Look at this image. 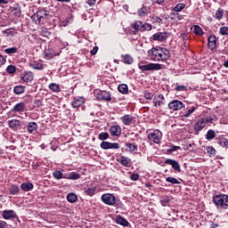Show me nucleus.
<instances>
[{
  "instance_id": "nucleus-1",
  "label": "nucleus",
  "mask_w": 228,
  "mask_h": 228,
  "mask_svg": "<svg viewBox=\"0 0 228 228\" xmlns=\"http://www.w3.org/2000/svg\"><path fill=\"white\" fill-rule=\"evenodd\" d=\"M149 56L152 61H167L170 60V51L167 48H151L148 52Z\"/></svg>"
},
{
  "instance_id": "nucleus-2",
  "label": "nucleus",
  "mask_w": 228,
  "mask_h": 228,
  "mask_svg": "<svg viewBox=\"0 0 228 228\" xmlns=\"http://www.w3.org/2000/svg\"><path fill=\"white\" fill-rule=\"evenodd\" d=\"M51 13L45 9H38L36 13L31 16L35 24H47L51 20Z\"/></svg>"
},
{
  "instance_id": "nucleus-3",
  "label": "nucleus",
  "mask_w": 228,
  "mask_h": 228,
  "mask_svg": "<svg viewBox=\"0 0 228 228\" xmlns=\"http://www.w3.org/2000/svg\"><path fill=\"white\" fill-rule=\"evenodd\" d=\"M208 124H213V118L212 117H205L200 118L194 125V131L199 134Z\"/></svg>"
},
{
  "instance_id": "nucleus-4",
  "label": "nucleus",
  "mask_w": 228,
  "mask_h": 228,
  "mask_svg": "<svg viewBox=\"0 0 228 228\" xmlns=\"http://www.w3.org/2000/svg\"><path fill=\"white\" fill-rule=\"evenodd\" d=\"M138 69H140L142 70V72H147L149 70H161V69H163L161 67V64L159 63H147L145 64V62H140L138 64Z\"/></svg>"
},
{
  "instance_id": "nucleus-5",
  "label": "nucleus",
  "mask_w": 228,
  "mask_h": 228,
  "mask_svg": "<svg viewBox=\"0 0 228 228\" xmlns=\"http://www.w3.org/2000/svg\"><path fill=\"white\" fill-rule=\"evenodd\" d=\"M213 202L218 208H228V195L226 194H220L214 196Z\"/></svg>"
},
{
  "instance_id": "nucleus-6",
  "label": "nucleus",
  "mask_w": 228,
  "mask_h": 228,
  "mask_svg": "<svg viewBox=\"0 0 228 228\" xmlns=\"http://www.w3.org/2000/svg\"><path fill=\"white\" fill-rule=\"evenodd\" d=\"M161 138H163V133L159 129L148 134L149 142H152L153 143H161Z\"/></svg>"
},
{
  "instance_id": "nucleus-7",
  "label": "nucleus",
  "mask_w": 228,
  "mask_h": 228,
  "mask_svg": "<svg viewBox=\"0 0 228 228\" xmlns=\"http://www.w3.org/2000/svg\"><path fill=\"white\" fill-rule=\"evenodd\" d=\"M168 110H171V111H179V110H183V108H185L184 103L179 100H173L168 104Z\"/></svg>"
},
{
  "instance_id": "nucleus-8",
  "label": "nucleus",
  "mask_w": 228,
  "mask_h": 228,
  "mask_svg": "<svg viewBox=\"0 0 228 228\" xmlns=\"http://www.w3.org/2000/svg\"><path fill=\"white\" fill-rule=\"evenodd\" d=\"M116 160L119 165L122 167H125L126 168H128V167H131V159L129 157H126L122 154L116 155Z\"/></svg>"
},
{
  "instance_id": "nucleus-9",
  "label": "nucleus",
  "mask_w": 228,
  "mask_h": 228,
  "mask_svg": "<svg viewBox=\"0 0 228 228\" xmlns=\"http://www.w3.org/2000/svg\"><path fill=\"white\" fill-rule=\"evenodd\" d=\"M102 200L107 206H115V202H117V199L115 198V195L110 193L102 194Z\"/></svg>"
},
{
  "instance_id": "nucleus-10",
  "label": "nucleus",
  "mask_w": 228,
  "mask_h": 228,
  "mask_svg": "<svg viewBox=\"0 0 228 228\" xmlns=\"http://www.w3.org/2000/svg\"><path fill=\"white\" fill-rule=\"evenodd\" d=\"M100 146L101 149H103V151H108L109 149L118 151V149H120V144H118V142H110L108 141H102Z\"/></svg>"
},
{
  "instance_id": "nucleus-11",
  "label": "nucleus",
  "mask_w": 228,
  "mask_h": 228,
  "mask_svg": "<svg viewBox=\"0 0 228 228\" xmlns=\"http://www.w3.org/2000/svg\"><path fill=\"white\" fill-rule=\"evenodd\" d=\"M167 38H168L167 32H157L151 36V40L154 42H165Z\"/></svg>"
},
{
  "instance_id": "nucleus-12",
  "label": "nucleus",
  "mask_w": 228,
  "mask_h": 228,
  "mask_svg": "<svg viewBox=\"0 0 228 228\" xmlns=\"http://www.w3.org/2000/svg\"><path fill=\"white\" fill-rule=\"evenodd\" d=\"M152 102L155 108H161L165 104V96L162 94H155Z\"/></svg>"
},
{
  "instance_id": "nucleus-13",
  "label": "nucleus",
  "mask_w": 228,
  "mask_h": 228,
  "mask_svg": "<svg viewBox=\"0 0 228 228\" xmlns=\"http://www.w3.org/2000/svg\"><path fill=\"white\" fill-rule=\"evenodd\" d=\"M10 129H12V131H19L20 129H22V121L19 119H11L7 122Z\"/></svg>"
},
{
  "instance_id": "nucleus-14",
  "label": "nucleus",
  "mask_w": 228,
  "mask_h": 228,
  "mask_svg": "<svg viewBox=\"0 0 228 228\" xmlns=\"http://www.w3.org/2000/svg\"><path fill=\"white\" fill-rule=\"evenodd\" d=\"M109 133L110 136H116L117 138H118V136L122 134V127H120V126L118 125H114L110 127Z\"/></svg>"
},
{
  "instance_id": "nucleus-15",
  "label": "nucleus",
  "mask_w": 228,
  "mask_h": 228,
  "mask_svg": "<svg viewBox=\"0 0 228 228\" xmlns=\"http://www.w3.org/2000/svg\"><path fill=\"white\" fill-rule=\"evenodd\" d=\"M164 163L165 165H170L175 172L181 173V165H179L177 160L167 159Z\"/></svg>"
},
{
  "instance_id": "nucleus-16",
  "label": "nucleus",
  "mask_w": 228,
  "mask_h": 228,
  "mask_svg": "<svg viewBox=\"0 0 228 228\" xmlns=\"http://www.w3.org/2000/svg\"><path fill=\"white\" fill-rule=\"evenodd\" d=\"M98 101H106L110 102L111 101V93L108 91H102L100 94H97Z\"/></svg>"
},
{
  "instance_id": "nucleus-17",
  "label": "nucleus",
  "mask_w": 228,
  "mask_h": 228,
  "mask_svg": "<svg viewBox=\"0 0 228 228\" xmlns=\"http://www.w3.org/2000/svg\"><path fill=\"white\" fill-rule=\"evenodd\" d=\"M2 216L4 220H12V218H19V216H17V213L13 210H4L2 212Z\"/></svg>"
},
{
  "instance_id": "nucleus-18",
  "label": "nucleus",
  "mask_w": 228,
  "mask_h": 228,
  "mask_svg": "<svg viewBox=\"0 0 228 228\" xmlns=\"http://www.w3.org/2000/svg\"><path fill=\"white\" fill-rule=\"evenodd\" d=\"M208 47L210 51L216 49V36L214 34L210 35L208 38Z\"/></svg>"
},
{
  "instance_id": "nucleus-19",
  "label": "nucleus",
  "mask_w": 228,
  "mask_h": 228,
  "mask_svg": "<svg viewBox=\"0 0 228 228\" xmlns=\"http://www.w3.org/2000/svg\"><path fill=\"white\" fill-rule=\"evenodd\" d=\"M12 111L13 113H20L22 114L24 111H26V103L25 102H19L16 105L13 106Z\"/></svg>"
},
{
  "instance_id": "nucleus-20",
  "label": "nucleus",
  "mask_w": 228,
  "mask_h": 228,
  "mask_svg": "<svg viewBox=\"0 0 228 228\" xmlns=\"http://www.w3.org/2000/svg\"><path fill=\"white\" fill-rule=\"evenodd\" d=\"M38 131V124L37 122H28L27 125V132L28 134H35Z\"/></svg>"
},
{
  "instance_id": "nucleus-21",
  "label": "nucleus",
  "mask_w": 228,
  "mask_h": 228,
  "mask_svg": "<svg viewBox=\"0 0 228 228\" xmlns=\"http://www.w3.org/2000/svg\"><path fill=\"white\" fill-rule=\"evenodd\" d=\"M64 179H69L70 181H77V179H81V175L77 172L64 174Z\"/></svg>"
},
{
  "instance_id": "nucleus-22",
  "label": "nucleus",
  "mask_w": 228,
  "mask_h": 228,
  "mask_svg": "<svg viewBox=\"0 0 228 228\" xmlns=\"http://www.w3.org/2000/svg\"><path fill=\"white\" fill-rule=\"evenodd\" d=\"M132 28L134 29V35H138V31H142L143 29V22L137 20L132 24Z\"/></svg>"
},
{
  "instance_id": "nucleus-23",
  "label": "nucleus",
  "mask_w": 228,
  "mask_h": 228,
  "mask_svg": "<svg viewBox=\"0 0 228 228\" xmlns=\"http://www.w3.org/2000/svg\"><path fill=\"white\" fill-rule=\"evenodd\" d=\"M121 58H122L121 61L125 63V65H133L134 61V59H133V56H131V54L129 53L121 55Z\"/></svg>"
},
{
  "instance_id": "nucleus-24",
  "label": "nucleus",
  "mask_w": 228,
  "mask_h": 228,
  "mask_svg": "<svg viewBox=\"0 0 228 228\" xmlns=\"http://www.w3.org/2000/svg\"><path fill=\"white\" fill-rule=\"evenodd\" d=\"M84 102H85V98L83 97L74 98L73 101L71 102V106L72 108H80V106H83Z\"/></svg>"
},
{
  "instance_id": "nucleus-25",
  "label": "nucleus",
  "mask_w": 228,
  "mask_h": 228,
  "mask_svg": "<svg viewBox=\"0 0 228 228\" xmlns=\"http://www.w3.org/2000/svg\"><path fill=\"white\" fill-rule=\"evenodd\" d=\"M116 224H118V225H123V227H129L130 225L129 221H127L122 216H116Z\"/></svg>"
},
{
  "instance_id": "nucleus-26",
  "label": "nucleus",
  "mask_w": 228,
  "mask_h": 228,
  "mask_svg": "<svg viewBox=\"0 0 228 228\" xmlns=\"http://www.w3.org/2000/svg\"><path fill=\"white\" fill-rule=\"evenodd\" d=\"M133 116L126 114L120 118V120L124 126H129L130 124L133 123Z\"/></svg>"
},
{
  "instance_id": "nucleus-27",
  "label": "nucleus",
  "mask_w": 228,
  "mask_h": 228,
  "mask_svg": "<svg viewBox=\"0 0 228 228\" xmlns=\"http://www.w3.org/2000/svg\"><path fill=\"white\" fill-rule=\"evenodd\" d=\"M29 67H32L35 70H44V64L38 61H30Z\"/></svg>"
},
{
  "instance_id": "nucleus-28",
  "label": "nucleus",
  "mask_w": 228,
  "mask_h": 228,
  "mask_svg": "<svg viewBox=\"0 0 228 228\" xmlns=\"http://www.w3.org/2000/svg\"><path fill=\"white\" fill-rule=\"evenodd\" d=\"M149 13H151V8L147 6H142L137 11V15L139 17H145V15H149Z\"/></svg>"
},
{
  "instance_id": "nucleus-29",
  "label": "nucleus",
  "mask_w": 228,
  "mask_h": 228,
  "mask_svg": "<svg viewBox=\"0 0 228 228\" xmlns=\"http://www.w3.org/2000/svg\"><path fill=\"white\" fill-rule=\"evenodd\" d=\"M118 90L123 95H127L129 94V86L126 84H120L118 86Z\"/></svg>"
},
{
  "instance_id": "nucleus-30",
  "label": "nucleus",
  "mask_w": 228,
  "mask_h": 228,
  "mask_svg": "<svg viewBox=\"0 0 228 228\" xmlns=\"http://www.w3.org/2000/svg\"><path fill=\"white\" fill-rule=\"evenodd\" d=\"M33 72L28 71L21 77V81H24V83H30V81H33Z\"/></svg>"
},
{
  "instance_id": "nucleus-31",
  "label": "nucleus",
  "mask_w": 228,
  "mask_h": 228,
  "mask_svg": "<svg viewBox=\"0 0 228 228\" xmlns=\"http://www.w3.org/2000/svg\"><path fill=\"white\" fill-rule=\"evenodd\" d=\"M126 149H128L129 152H137L138 151V145L135 142H126Z\"/></svg>"
},
{
  "instance_id": "nucleus-32",
  "label": "nucleus",
  "mask_w": 228,
  "mask_h": 228,
  "mask_svg": "<svg viewBox=\"0 0 228 228\" xmlns=\"http://www.w3.org/2000/svg\"><path fill=\"white\" fill-rule=\"evenodd\" d=\"M26 92V86H16L13 88V93L15 95H21V94H24Z\"/></svg>"
},
{
  "instance_id": "nucleus-33",
  "label": "nucleus",
  "mask_w": 228,
  "mask_h": 228,
  "mask_svg": "<svg viewBox=\"0 0 228 228\" xmlns=\"http://www.w3.org/2000/svg\"><path fill=\"white\" fill-rule=\"evenodd\" d=\"M20 188L23 191H31V190H33L34 188V185L31 183L28 182L21 183Z\"/></svg>"
},
{
  "instance_id": "nucleus-34",
  "label": "nucleus",
  "mask_w": 228,
  "mask_h": 228,
  "mask_svg": "<svg viewBox=\"0 0 228 228\" xmlns=\"http://www.w3.org/2000/svg\"><path fill=\"white\" fill-rule=\"evenodd\" d=\"M67 200L68 202L74 204V202H77V195L74 192H69L67 195Z\"/></svg>"
},
{
  "instance_id": "nucleus-35",
  "label": "nucleus",
  "mask_w": 228,
  "mask_h": 228,
  "mask_svg": "<svg viewBox=\"0 0 228 228\" xmlns=\"http://www.w3.org/2000/svg\"><path fill=\"white\" fill-rule=\"evenodd\" d=\"M216 138V133L215 132V130L210 129L207 132L206 134V140H208V142H211V140Z\"/></svg>"
},
{
  "instance_id": "nucleus-36",
  "label": "nucleus",
  "mask_w": 228,
  "mask_h": 228,
  "mask_svg": "<svg viewBox=\"0 0 228 228\" xmlns=\"http://www.w3.org/2000/svg\"><path fill=\"white\" fill-rule=\"evenodd\" d=\"M20 192V189L17 184H12L9 189L10 195H17V193Z\"/></svg>"
},
{
  "instance_id": "nucleus-37",
  "label": "nucleus",
  "mask_w": 228,
  "mask_h": 228,
  "mask_svg": "<svg viewBox=\"0 0 228 228\" xmlns=\"http://www.w3.org/2000/svg\"><path fill=\"white\" fill-rule=\"evenodd\" d=\"M4 53L5 54H9V56H12V54H16V53H19V48L13 46L4 50Z\"/></svg>"
},
{
  "instance_id": "nucleus-38",
  "label": "nucleus",
  "mask_w": 228,
  "mask_h": 228,
  "mask_svg": "<svg viewBox=\"0 0 228 228\" xmlns=\"http://www.w3.org/2000/svg\"><path fill=\"white\" fill-rule=\"evenodd\" d=\"M95 191H97V187H89L85 191V193L89 197H94L95 195Z\"/></svg>"
},
{
  "instance_id": "nucleus-39",
  "label": "nucleus",
  "mask_w": 228,
  "mask_h": 228,
  "mask_svg": "<svg viewBox=\"0 0 228 228\" xmlns=\"http://www.w3.org/2000/svg\"><path fill=\"white\" fill-rule=\"evenodd\" d=\"M193 33L194 35H196V37H202V35H204V31L202 30V28H200V26L199 25L194 26Z\"/></svg>"
},
{
  "instance_id": "nucleus-40",
  "label": "nucleus",
  "mask_w": 228,
  "mask_h": 228,
  "mask_svg": "<svg viewBox=\"0 0 228 228\" xmlns=\"http://www.w3.org/2000/svg\"><path fill=\"white\" fill-rule=\"evenodd\" d=\"M49 88L52 90V92H61V88L60 87V85L56 84V83H52L49 85Z\"/></svg>"
},
{
  "instance_id": "nucleus-41",
  "label": "nucleus",
  "mask_w": 228,
  "mask_h": 228,
  "mask_svg": "<svg viewBox=\"0 0 228 228\" xmlns=\"http://www.w3.org/2000/svg\"><path fill=\"white\" fill-rule=\"evenodd\" d=\"M184 8H186V4H177L174 8H173V12H183L184 10Z\"/></svg>"
},
{
  "instance_id": "nucleus-42",
  "label": "nucleus",
  "mask_w": 228,
  "mask_h": 228,
  "mask_svg": "<svg viewBox=\"0 0 228 228\" xmlns=\"http://www.w3.org/2000/svg\"><path fill=\"white\" fill-rule=\"evenodd\" d=\"M217 143L219 145H221V147H225V148L228 147V140H227V138L220 137L219 139H217Z\"/></svg>"
},
{
  "instance_id": "nucleus-43",
  "label": "nucleus",
  "mask_w": 228,
  "mask_h": 228,
  "mask_svg": "<svg viewBox=\"0 0 228 228\" xmlns=\"http://www.w3.org/2000/svg\"><path fill=\"white\" fill-rule=\"evenodd\" d=\"M53 175L54 179H57L58 181H60V179H65V175H63L62 172L59 170L53 172Z\"/></svg>"
},
{
  "instance_id": "nucleus-44",
  "label": "nucleus",
  "mask_w": 228,
  "mask_h": 228,
  "mask_svg": "<svg viewBox=\"0 0 228 228\" xmlns=\"http://www.w3.org/2000/svg\"><path fill=\"white\" fill-rule=\"evenodd\" d=\"M98 138L102 142H106L105 140H108V138H110V134L108 132H102L98 134Z\"/></svg>"
},
{
  "instance_id": "nucleus-45",
  "label": "nucleus",
  "mask_w": 228,
  "mask_h": 228,
  "mask_svg": "<svg viewBox=\"0 0 228 228\" xmlns=\"http://www.w3.org/2000/svg\"><path fill=\"white\" fill-rule=\"evenodd\" d=\"M169 202H170V197L168 196H164L160 199V204L161 206H163V208H167Z\"/></svg>"
},
{
  "instance_id": "nucleus-46",
  "label": "nucleus",
  "mask_w": 228,
  "mask_h": 228,
  "mask_svg": "<svg viewBox=\"0 0 228 228\" xmlns=\"http://www.w3.org/2000/svg\"><path fill=\"white\" fill-rule=\"evenodd\" d=\"M215 19H217V20H222V19H224V10H222L221 8H219L216 12V15H214Z\"/></svg>"
},
{
  "instance_id": "nucleus-47",
  "label": "nucleus",
  "mask_w": 228,
  "mask_h": 228,
  "mask_svg": "<svg viewBox=\"0 0 228 228\" xmlns=\"http://www.w3.org/2000/svg\"><path fill=\"white\" fill-rule=\"evenodd\" d=\"M167 183H171V184H181V182L177 178L168 176L166 178Z\"/></svg>"
},
{
  "instance_id": "nucleus-48",
  "label": "nucleus",
  "mask_w": 228,
  "mask_h": 228,
  "mask_svg": "<svg viewBox=\"0 0 228 228\" xmlns=\"http://www.w3.org/2000/svg\"><path fill=\"white\" fill-rule=\"evenodd\" d=\"M143 97H145L148 101H152V98L154 97V94H152L149 90H145L143 92Z\"/></svg>"
},
{
  "instance_id": "nucleus-49",
  "label": "nucleus",
  "mask_w": 228,
  "mask_h": 228,
  "mask_svg": "<svg viewBox=\"0 0 228 228\" xmlns=\"http://www.w3.org/2000/svg\"><path fill=\"white\" fill-rule=\"evenodd\" d=\"M151 22L153 24H163V19H161L159 16H152L151 17Z\"/></svg>"
},
{
  "instance_id": "nucleus-50",
  "label": "nucleus",
  "mask_w": 228,
  "mask_h": 228,
  "mask_svg": "<svg viewBox=\"0 0 228 228\" xmlns=\"http://www.w3.org/2000/svg\"><path fill=\"white\" fill-rule=\"evenodd\" d=\"M195 110H197L196 107H191L186 113L183 114V117L185 118H188L189 117H191V114L195 112Z\"/></svg>"
},
{
  "instance_id": "nucleus-51",
  "label": "nucleus",
  "mask_w": 228,
  "mask_h": 228,
  "mask_svg": "<svg viewBox=\"0 0 228 228\" xmlns=\"http://www.w3.org/2000/svg\"><path fill=\"white\" fill-rule=\"evenodd\" d=\"M6 72L8 74H15V72H17V68L13 65H9L7 68H6Z\"/></svg>"
},
{
  "instance_id": "nucleus-52",
  "label": "nucleus",
  "mask_w": 228,
  "mask_h": 228,
  "mask_svg": "<svg viewBox=\"0 0 228 228\" xmlns=\"http://www.w3.org/2000/svg\"><path fill=\"white\" fill-rule=\"evenodd\" d=\"M219 34L222 35V37H226L228 35V27H221L219 28Z\"/></svg>"
},
{
  "instance_id": "nucleus-53",
  "label": "nucleus",
  "mask_w": 228,
  "mask_h": 228,
  "mask_svg": "<svg viewBox=\"0 0 228 228\" xmlns=\"http://www.w3.org/2000/svg\"><path fill=\"white\" fill-rule=\"evenodd\" d=\"M175 151H181V146L172 145L167 150V152H175Z\"/></svg>"
},
{
  "instance_id": "nucleus-54",
  "label": "nucleus",
  "mask_w": 228,
  "mask_h": 228,
  "mask_svg": "<svg viewBox=\"0 0 228 228\" xmlns=\"http://www.w3.org/2000/svg\"><path fill=\"white\" fill-rule=\"evenodd\" d=\"M207 152H208V154H209V156H215L216 150H215V148H213V146H208L207 148Z\"/></svg>"
},
{
  "instance_id": "nucleus-55",
  "label": "nucleus",
  "mask_w": 228,
  "mask_h": 228,
  "mask_svg": "<svg viewBox=\"0 0 228 228\" xmlns=\"http://www.w3.org/2000/svg\"><path fill=\"white\" fill-rule=\"evenodd\" d=\"M12 13H13V15H15V17H20V15H21L20 8H19V7L13 8Z\"/></svg>"
},
{
  "instance_id": "nucleus-56",
  "label": "nucleus",
  "mask_w": 228,
  "mask_h": 228,
  "mask_svg": "<svg viewBox=\"0 0 228 228\" xmlns=\"http://www.w3.org/2000/svg\"><path fill=\"white\" fill-rule=\"evenodd\" d=\"M151 29H152V25L150 23L142 24V31H151Z\"/></svg>"
},
{
  "instance_id": "nucleus-57",
  "label": "nucleus",
  "mask_w": 228,
  "mask_h": 228,
  "mask_svg": "<svg viewBox=\"0 0 228 228\" xmlns=\"http://www.w3.org/2000/svg\"><path fill=\"white\" fill-rule=\"evenodd\" d=\"M175 92H184L186 91V86H177L175 87Z\"/></svg>"
},
{
  "instance_id": "nucleus-58",
  "label": "nucleus",
  "mask_w": 228,
  "mask_h": 228,
  "mask_svg": "<svg viewBox=\"0 0 228 228\" xmlns=\"http://www.w3.org/2000/svg\"><path fill=\"white\" fill-rule=\"evenodd\" d=\"M86 4L92 8V6H95V4H97V0H86Z\"/></svg>"
},
{
  "instance_id": "nucleus-59",
  "label": "nucleus",
  "mask_w": 228,
  "mask_h": 228,
  "mask_svg": "<svg viewBox=\"0 0 228 228\" xmlns=\"http://www.w3.org/2000/svg\"><path fill=\"white\" fill-rule=\"evenodd\" d=\"M131 181H138L140 179V175L134 173L130 175Z\"/></svg>"
},
{
  "instance_id": "nucleus-60",
  "label": "nucleus",
  "mask_w": 228,
  "mask_h": 228,
  "mask_svg": "<svg viewBox=\"0 0 228 228\" xmlns=\"http://www.w3.org/2000/svg\"><path fill=\"white\" fill-rule=\"evenodd\" d=\"M99 51V46H94L92 50H91V54L93 56H95L97 54V52Z\"/></svg>"
},
{
  "instance_id": "nucleus-61",
  "label": "nucleus",
  "mask_w": 228,
  "mask_h": 228,
  "mask_svg": "<svg viewBox=\"0 0 228 228\" xmlns=\"http://www.w3.org/2000/svg\"><path fill=\"white\" fill-rule=\"evenodd\" d=\"M6 63V58L0 54V65H4Z\"/></svg>"
},
{
  "instance_id": "nucleus-62",
  "label": "nucleus",
  "mask_w": 228,
  "mask_h": 228,
  "mask_svg": "<svg viewBox=\"0 0 228 228\" xmlns=\"http://www.w3.org/2000/svg\"><path fill=\"white\" fill-rule=\"evenodd\" d=\"M6 225H8L6 221L0 220V228H6Z\"/></svg>"
},
{
  "instance_id": "nucleus-63",
  "label": "nucleus",
  "mask_w": 228,
  "mask_h": 228,
  "mask_svg": "<svg viewBox=\"0 0 228 228\" xmlns=\"http://www.w3.org/2000/svg\"><path fill=\"white\" fill-rule=\"evenodd\" d=\"M45 58H46V60H52V58H54V55L53 53H45Z\"/></svg>"
},
{
  "instance_id": "nucleus-64",
  "label": "nucleus",
  "mask_w": 228,
  "mask_h": 228,
  "mask_svg": "<svg viewBox=\"0 0 228 228\" xmlns=\"http://www.w3.org/2000/svg\"><path fill=\"white\" fill-rule=\"evenodd\" d=\"M181 38H183V40H188V38H189L188 34H186V33L182 34Z\"/></svg>"
}]
</instances>
